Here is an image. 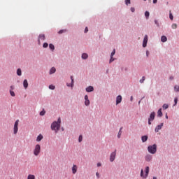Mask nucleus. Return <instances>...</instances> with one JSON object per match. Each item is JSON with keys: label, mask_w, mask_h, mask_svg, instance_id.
<instances>
[{"label": "nucleus", "mask_w": 179, "mask_h": 179, "mask_svg": "<svg viewBox=\"0 0 179 179\" xmlns=\"http://www.w3.org/2000/svg\"><path fill=\"white\" fill-rule=\"evenodd\" d=\"M138 106L141 104V100L138 103Z\"/></svg>", "instance_id": "obj_57"}, {"label": "nucleus", "mask_w": 179, "mask_h": 179, "mask_svg": "<svg viewBox=\"0 0 179 179\" xmlns=\"http://www.w3.org/2000/svg\"><path fill=\"white\" fill-rule=\"evenodd\" d=\"M66 29H61L58 31V34H62L63 33H66Z\"/></svg>", "instance_id": "obj_30"}, {"label": "nucleus", "mask_w": 179, "mask_h": 179, "mask_svg": "<svg viewBox=\"0 0 179 179\" xmlns=\"http://www.w3.org/2000/svg\"><path fill=\"white\" fill-rule=\"evenodd\" d=\"M122 127H120L119 132L117 134V138L120 139V138H121V134H122Z\"/></svg>", "instance_id": "obj_25"}, {"label": "nucleus", "mask_w": 179, "mask_h": 179, "mask_svg": "<svg viewBox=\"0 0 179 179\" xmlns=\"http://www.w3.org/2000/svg\"><path fill=\"white\" fill-rule=\"evenodd\" d=\"M83 139V136L82 135H80L79 137H78V142H82Z\"/></svg>", "instance_id": "obj_43"}, {"label": "nucleus", "mask_w": 179, "mask_h": 179, "mask_svg": "<svg viewBox=\"0 0 179 179\" xmlns=\"http://www.w3.org/2000/svg\"><path fill=\"white\" fill-rule=\"evenodd\" d=\"M130 101H134V96H131L130 97Z\"/></svg>", "instance_id": "obj_52"}, {"label": "nucleus", "mask_w": 179, "mask_h": 179, "mask_svg": "<svg viewBox=\"0 0 179 179\" xmlns=\"http://www.w3.org/2000/svg\"><path fill=\"white\" fill-rule=\"evenodd\" d=\"M171 27H172V29H177V24H176V23L172 24Z\"/></svg>", "instance_id": "obj_44"}, {"label": "nucleus", "mask_w": 179, "mask_h": 179, "mask_svg": "<svg viewBox=\"0 0 179 179\" xmlns=\"http://www.w3.org/2000/svg\"><path fill=\"white\" fill-rule=\"evenodd\" d=\"M153 159V156H152L150 154H147L145 157V162H148V163L152 162Z\"/></svg>", "instance_id": "obj_9"}, {"label": "nucleus", "mask_w": 179, "mask_h": 179, "mask_svg": "<svg viewBox=\"0 0 179 179\" xmlns=\"http://www.w3.org/2000/svg\"><path fill=\"white\" fill-rule=\"evenodd\" d=\"M96 176L97 178H100V173H99V172L96 173Z\"/></svg>", "instance_id": "obj_50"}, {"label": "nucleus", "mask_w": 179, "mask_h": 179, "mask_svg": "<svg viewBox=\"0 0 179 179\" xmlns=\"http://www.w3.org/2000/svg\"><path fill=\"white\" fill-rule=\"evenodd\" d=\"M85 99V106H86V107H88V106H90V100H89V96L85 95L84 96Z\"/></svg>", "instance_id": "obj_10"}, {"label": "nucleus", "mask_w": 179, "mask_h": 179, "mask_svg": "<svg viewBox=\"0 0 179 179\" xmlns=\"http://www.w3.org/2000/svg\"><path fill=\"white\" fill-rule=\"evenodd\" d=\"M146 78L145 76H143L142 78L139 80L140 83H143L145 82V80Z\"/></svg>", "instance_id": "obj_36"}, {"label": "nucleus", "mask_w": 179, "mask_h": 179, "mask_svg": "<svg viewBox=\"0 0 179 179\" xmlns=\"http://www.w3.org/2000/svg\"><path fill=\"white\" fill-rule=\"evenodd\" d=\"M157 117L162 118L163 117V112H162V108H159L157 111Z\"/></svg>", "instance_id": "obj_19"}, {"label": "nucleus", "mask_w": 179, "mask_h": 179, "mask_svg": "<svg viewBox=\"0 0 179 179\" xmlns=\"http://www.w3.org/2000/svg\"><path fill=\"white\" fill-rule=\"evenodd\" d=\"M97 167H101V163L100 162L97 163Z\"/></svg>", "instance_id": "obj_51"}, {"label": "nucleus", "mask_w": 179, "mask_h": 179, "mask_svg": "<svg viewBox=\"0 0 179 179\" xmlns=\"http://www.w3.org/2000/svg\"><path fill=\"white\" fill-rule=\"evenodd\" d=\"M43 136L42 134H39L36 138V142H41V140L43 139Z\"/></svg>", "instance_id": "obj_24"}, {"label": "nucleus", "mask_w": 179, "mask_h": 179, "mask_svg": "<svg viewBox=\"0 0 179 179\" xmlns=\"http://www.w3.org/2000/svg\"><path fill=\"white\" fill-rule=\"evenodd\" d=\"M87 93H92V92L94 91V87L93 86H89L85 89Z\"/></svg>", "instance_id": "obj_16"}, {"label": "nucleus", "mask_w": 179, "mask_h": 179, "mask_svg": "<svg viewBox=\"0 0 179 179\" xmlns=\"http://www.w3.org/2000/svg\"><path fill=\"white\" fill-rule=\"evenodd\" d=\"M165 118H166V120H169V115H167V113H166V115H165Z\"/></svg>", "instance_id": "obj_54"}, {"label": "nucleus", "mask_w": 179, "mask_h": 179, "mask_svg": "<svg viewBox=\"0 0 179 179\" xmlns=\"http://www.w3.org/2000/svg\"><path fill=\"white\" fill-rule=\"evenodd\" d=\"M143 99H145V97H143V98L141 99V100H143Z\"/></svg>", "instance_id": "obj_60"}, {"label": "nucleus", "mask_w": 179, "mask_h": 179, "mask_svg": "<svg viewBox=\"0 0 179 179\" xmlns=\"http://www.w3.org/2000/svg\"><path fill=\"white\" fill-rule=\"evenodd\" d=\"M17 127H19V120H17L14 124V128H13L14 135H16V134H17V131H19V128Z\"/></svg>", "instance_id": "obj_6"}, {"label": "nucleus", "mask_w": 179, "mask_h": 179, "mask_svg": "<svg viewBox=\"0 0 179 179\" xmlns=\"http://www.w3.org/2000/svg\"><path fill=\"white\" fill-rule=\"evenodd\" d=\"M148 35H145L143 41V48H145V47L148 46Z\"/></svg>", "instance_id": "obj_8"}, {"label": "nucleus", "mask_w": 179, "mask_h": 179, "mask_svg": "<svg viewBox=\"0 0 179 179\" xmlns=\"http://www.w3.org/2000/svg\"><path fill=\"white\" fill-rule=\"evenodd\" d=\"M10 90H12V91L15 90V85H11L10 87Z\"/></svg>", "instance_id": "obj_46"}, {"label": "nucleus", "mask_w": 179, "mask_h": 179, "mask_svg": "<svg viewBox=\"0 0 179 179\" xmlns=\"http://www.w3.org/2000/svg\"><path fill=\"white\" fill-rule=\"evenodd\" d=\"M115 55V49H113L110 53V57H114Z\"/></svg>", "instance_id": "obj_42"}, {"label": "nucleus", "mask_w": 179, "mask_h": 179, "mask_svg": "<svg viewBox=\"0 0 179 179\" xmlns=\"http://www.w3.org/2000/svg\"><path fill=\"white\" fill-rule=\"evenodd\" d=\"M121 101H122V96L118 95L116 97V106H118V104H120Z\"/></svg>", "instance_id": "obj_12"}, {"label": "nucleus", "mask_w": 179, "mask_h": 179, "mask_svg": "<svg viewBox=\"0 0 179 179\" xmlns=\"http://www.w3.org/2000/svg\"><path fill=\"white\" fill-rule=\"evenodd\" d=\"M148 139H149V136H148V135H144L141 136V141L143 143H145V142H147Z\"/></svg>", "instance_id": "obj_17"}, {"label": "nucleus", "mask_w": 179, "mask_h": 179, "mask_svg": "<svg viewBox=\"0 0 179 179\" xmlns=\"http://www.w3.org/2000/svg\"><path fill=\"white\" fill-rule=\"evenodd\" d=\"M49 48L52 52H54V50H55V46L52 43L49 44Z\"/></svg>", "instance_id": "obj_22"}, {"label": "nucleus", "mask_w": 179, "mask_h": 179, "mask_svg": "<svg viewBox=\"0 0 179 179\" xmlns=\"http://www.w3.org/2000/svg\"><path fill=\"white\" fill-rule=\"evenodd\" d=\"M115 59V58H114V57L110 56V59L109 60V64H111L112 62H114Z\"/></svg>", "instance_id": "obj_38"}, {"label": "nucleus", "mask_w": 179, "mask_h": 179, "mask_svg": "<svg viewBox=\"0 0 179 179\" xmlns=\"http://www.w3.org/2000/svg\"><path fill=\"white\" fill-rule=\"evenodd\" d=\"M27 179H36V176L34 175L29 174Z\"/></svg>", "instance_id": "obj_31"}, {"label": "nucleus", "mask_w": 179, "mask_h": 179, "mask_svg": "<svg viewBox=\"0 0 179 179\" xmlns=\"http://www.w3.org/2000/svg\"><path fill=\"white\" fill-rule=\"evenodd\" d=\"M106 73H108V70L106 71Z\"/></svg>", "instance_id": "obj_59"}, {"label": "nucleus", "mask_w": 179, "mask_h": 179, "mask_svg": "<svg viewBox=\"0 0 179 179\" xmlns=\"http://www.w3.org/2000/svg\"><path fill=\"white\" fill-rule=\"evenodd\" d=\"M174 92H176V93H178V92H179V85H176L174 86Z\"/></svg>", "instance_id": "obj_28"}, {"label": "nucleus", "mask_w": 179, "mask_h": 179, "mask_svg": "<svg viewBox=\"0 0 179 179\" xmlns=\"http://www.w3.org/2000/svg\"><path fill=\"white\" fill-rule=\"evenodd\" d=\"M148 152L151 155H155L157 152V145L153 144L148 147Z\"/></svg>", "instance_id": "obj_2"}, {"label": "nucleus", "mask_w": 179, "mask_h": 179, "mask_svg": "<svg viewBox=\"0 0 179 179\" xmlns=\"http://www.w3.org/2000/svg\"><path fill=\"white\" fill-rule=\"evenodd\" d=\"M178 103V97H175L174 98V104H173V107L177 106V103Z\"/></svg>", "instance_id": "obj_29"}, {"label": "nucleus", "mask_w": 179, "mask_h": 179, "mask_svg": "<svg viewBox=\"0 0 179 179\" xmlns=\"http://www.w3.org/2000/svg\"><path fill=\"white\" fill-rule=\"evenodd\" d=\"M115 156H117V150H115L113 152L110 153L109 160L111 163H113V162L115 160Z\"/></svg>", "instance_id": "obj_7"}, {"label": "nucleus", "mask_w": 179, "mask_h": 179, "mask_svg": "<svg viewBox=\"0 0 179 179\" xmlns=\"http://www.w3.org/2000/svg\"><path fill=\"white\" fill-rule=\"evenodd\" d=\"M145 19H149V17L150 16V13H149V11H145Z\"/></svg>", "instance_id": "obj_26"}, {"label": "nucleus", "mask_w": 179, "mask_h": 179, "mask_svg": "<svg viewBox=\"0 0 179 179\" xmlns=\"http://www.w3.org/2000/svg\"><path fill=\"white\" fill-rule=\"evenodd\" d=\"M39 114L41 117H43V115H45V110L43 109V110L41 111Z\"/></svg>", "instance_id": "obj_34"}, {"label": "nucleus", "mask_w": 179, "mask_h": 179, "mask_svg": "<svg viewBox=\"0 0 179 179\" xmlns=\"http://www.w3.org/2000/svg\"><path fill=\"white\" fill-rule=\"evenodd\" d=\"M153 179H157V178H156L155 176L153 177Z\"/></svg>", "instance_id": "obj_58"}, {"label": "nucleus", "mask_w": 179, "mask_h": 179, "mask_svg": "<svg viewBox=\"0 0 179 179\" xmlns=\"http://www.w3.org/2000/svg\"><path fill=\"white\" fill-rule=\"evenodd\" d=\"M152 121L153 120H150V119H148V125H152Z\"/></svg>", "instance_id": "obj_48"}, {"label": "nucleus", "mask_w": 179, "mask_h": 179, "mask_svg": "<svg viewBox=\"0 0 179 179\" xmlns=\"http://www.w3.org/2000/svg\"><path fill=\"white\" fill-rule=\"evenodd\" d=\"M70 79H71V83H67L66 84V86L68 87H73V86H74V83H75V81H74V80H73V76H71L70 77Z\"/></svg>", "instance_id": "obj_11"}, {"label": "nucleus", "mask_w": 179, "mask_h": 179, "mask_svg": "<svg viewBox=\"0 0 179 179\" xmlns=\"http://www.w3.org/2000/svg\"><path fill=\"white\" fill-rule=\"evenodd\" d=\"M163 125H164V123H161L160 124L157 125L155 129V131L159 132V131L163 128Z\"/></svg>", "instance_id": "obj_13"}, {"label": "nucleus", "mask_w": 179, "mask_h": 179, "mask_svg": "<svg viewBox=\"0 0 179 179\" xmlns=\"http://www.w3.org/2000/svg\"><path fill=\"white\" fill-rule=\"evenodd\" d=\"M55 72H57V69H55V67H52L49 71V75H53Z\"/></svg>", "instance_id": "obj_18"}, {"label": "nucleus", "mask_w": 179, "mask_h": 179, "mask_svg": "<svg viewBox=\"0 0 179 179\" xmlns=\"http://www.w3.org/2000/svg\"><path fill=\"white\" fill-rule=\"evenodd\" d=\"M149 55H150L149 50H146V57H147V58H149Z\"/></svg>", "instance_id": "obj_49"}, {"label": "nucleus", "mask_w": 179, "mask_h": 179, "mask_svg": "<svg viewBox=\"0 0 179 179\" xmlns=\"http://www.w3.org/2000/svg\"><path fill=\"white\" fill-rule=\"evenodd\" d=\"M49 89L50 90H55V87L52 85H49Z\"/></svg>", "instance_id": "obj_41"}, {"label": "nucleus", "mask_w": 179, "mask_h": 179, "mask_svg": "<svg viewBox=\"0 0 179 179\" xmlns=\"http://www.w3.org/2000/svg\"><path fill=\"white\" fill-rule=\"evenodd\" d=\"M45 41V34H41L38 36V45H41V41Z\"/></svg>", "instance_id": "obj_5"}, {"label": "nucleus", "mask_w": 179, "mask_h": 179, "mask_svg": "<svg viewBox=\"0 0 179 179\" xmlns=\"http://www.w3.org/2000/svg\"><path fill=\"white\" fill-rule=\"evenodd\" d=\"M156 117V113L155 112H152L150 114V117L148 118V120H151V121H155V117Z\"/></svg>", "instance_id": "obj_14"}, {"label": "nucleus", "mask_w": 179, "mask_h": 179, "mask_svg": "<svg viewBox=\"0 0 179 179\" xmlns=\"http://www.w3.org/2000/svg\"><path fill=\"white\" fill-rule=\"evenodd\" d=\"M169 19L171 20H173V19H174V16H173V13H171V12L169 13Z\"/></svg>", "instance_id": "obj_40"}, {"label": "nucleus", "mask_w": 179, "mask_h": 179, "mask_svg": "<svg viewBox=\"0 0 179 179\" xmlns=\"http://www.w3.org/2000/svg\"><path fill=\"white\" fill-rule=\"evenodd\" d=\"M124 3L128 6V5H130L131 3V0H124Z\"/></svg>", "instance_id": "obj_35"}, {"label": "nucleus", "mask_w": 179, "mask_h": 179, "mask_svg": "<svg viewBox=\"0 0 179 179\" xmlns=\"http://www.w3.org/2000/svg\"><path fill=\"white\" fill-rule=\"evenodd\" d=\"M161 41L162 43H166V41H167V36L163 35L161 36Z\"/></svg>", "instance_id": "obj_23"}, {"label": "nucleus", "mask_w": 179, "mask_h": 179, "mask_svg": "<svg viewBox=\"0 0 179 179\" xmlns=\"http://www.w3.org/2000/svg\"><path fill=\"white\" fill-rule=\"evenodd\" d=\"M62 131H65V129H64V127H62Z\"/></svg>", "instance_id": "obj_56"}, {"label": "nucleus", "mask_w": 179, "mask_h": 179, "mask_svg": "<svg viewBox=\"0 0 179 179\" xmlns=\"http://www.w3.org/2000/svg\"><path fill=\"white\" fill-rule=\"evenodd\" d=\"M17 76H22V69H17Z\"/></svg>", "instance_id": "obj_27"}, {"label": "nucleus", "mask_w": 179, "mask_h": 179, "mask_svg": "<svg viewBox=\"0 0 179 179\" xmlns=\"http://www.w3.org/2000/svg\"><path fill=\"white\" fill-rule=\"evenodd\" d=\"M82 59H87L89 58V55L87 53H83L81 55Z\"/></svg>", "instance_id": "obj_20"}, {"label": "nucleus", "mask_w": 179, "mask_h": 179, "mask_svg": "<svg viewBox=\"0 0 179 179\" xmlns=\"http://www.w3.org/2000/svg\"><path fill=\"white\" fill-rule=\"evenodd\" d=\"M162 108H164V110H167V108H169V104L164 103L162 106Z\"/></svg>", "instance_id": "obj_37"}, {"label": "nucleus", "mask_w": 179, "mask_h": 179, "mask_svg": "<svg viewBox=\"0 0 179 179\" xmlns=\"http://www.w3.org/2000/svg\"><path fill=\"white\" fill-rule=\"evenodd\" d=\"M169 79H170L171 80H173V79H174V77L171 76V77L169 78Z\"/></svg>", "instance_id": "obj_55"}, {"label": "nucleus", "mask_w": 179, "mask_h": 179, "mask_svg": "<svg viewBox=\"0 0 179 179\" xmlns=\"http://www.w3.org/2000/svg\"><path fill=\"white\" fill-rule=\"evenodd\" d=\"M40 152H41V146L40 145V144H36L34 150V156H37L38 155H40Z\"/></svg>", "instance_id": "obj_4"}, {"label": "nucleus", "mask_w": 179, "mask_h": 179, "mask_svg": "<svg viewBox=\"0 0 179 179\" xmlns=\"http://www.w3.org/2000/svg\"><path fill=\"white\" fill-rule=\"evenodd\" d=\"M9 93H10V96H11L12 97H15V96H16V94H15V92H13V91H12V90H10V91H9Z\"/></svg>", "instance_id": "obj_32"}, {"label": "nucleus", "mask_w": 179, "mask_h": 179, "mask_svg": "<svg viewBox=\"0 0 179 179\" xmlns=\"http://www.w3.org/2000/svg\"><path fill=\"white\" fill-rule=\"evenodd\" d=\"M87 31H89V28H87V27H86L85 28L84 33H87Z\"/></svg>", "instance_id": "obj_47"}, {"label": "nucleus", "mask_w": 179, "mask_h": 179, "mask_svg": "<svg viewBox=\"0 0 179 179\" xmlns=\"http://www.w3.org/2000/svg\"><path fill=\"white\" fill-rule=\"evenodd\" d=\"M145 175H143V169L141 170L140 176L142 178L146 179L148 178V176H149V166H146L145 169Z\"/></svg>", "instance_id": "obj_3"}, {"label": "nucleus", "mask_w": 179, "mask_h": 179, "mask_svg": "<svg viewBox=\"0 0 179 179\" xmlns=\"http://www.w3.org/2000/svg\"><path fill=\"white\" fill-rule=\"evenodd\" d=\"M52 131H55L56 134L58 133L61 129V117L57 119V121H54L50 126Z\"/></svg>", "instance_id": "obj_1"}, {"label": "nucleus", "mask_w": 179, "mask_h": 179, "mask_svg": "<svg viewBox=\"0 0 179 179\" xmlns=\"http://www.w3.org/2000/svg\"><path fill=\"white\" fill-rule=\"evenodd\" d=\"M71 171H72L73 174H76V173L78 172V166L73 164L71 168Z\"/></svg>", "instance_id": "obj_15"}, {"label": "nucleus", "mask_w": 179, "mask_h": 179, "mask_svg": "<svg viewBox=\"0 0 179 179\" xmlns=\"http://www.w3.org/2000/svg\"><path fill=\"white\" fill-rule=\"evenodd\" d=\"M43 48H48V43H47V42L43 43Z\"/></svg>", "instance_id": "obj_39"}, {"label": "nucleus", "mask_w": 179, "mask_h": 179, "mask_svg": "<svg viewBox=\"0 0 179 179\" xmlns=\"http://www.w3.org/2000/svg\"><path fill=\"white\" fill-rule=\"evenodd\" d=\"M143 1H146V0H143Z\"/></svg>", "instance_id": "obj_61"}, {"label": "nucleus", "mask_w": 179, "mask_h": 179, "mask_svg": "<svg viewBox=\"0 0 179 179\" xmlns=\"http://www.w3.org/2000/svg\"><path fill=\"white\" fill-rule=\"evenodd\" d=\"M130 10L131 12H132V13H135V8L134 7L130 8Z\"/></svg>", "instance_id": "obj_45"}, {"label": "nucleus", "mask_w": 179, "mask_h": 179, "mask_svg": "<svg viewBox=\"0 0 179 179\" xmlns=\"http://www.w3.org/2000/svg\"><path fill=\"white\" fill-rule=\"evenodd\" d=\"M155 24H156L157 27H160V24L157 20H155Z\"/></svg>", "instance_id": "obj_33"}, {"label": "nucleus", "mask_w": 179, "mask_h": 179, "mask_svg": "<svg viewBox=\"0 0 179 179\" xmlns=\"http://www.w3.org/2000/svg\"><path fill=\"white\" fill-rule=\"evenodd\" d=\"M23 86L24 89H27V87H29V83L27 82V80H24Z\"/></svg>", "instance_id": "obj_21"}, {"label": "nucleus", "mask_w": 179, "mask_h": 179, "mask_svg": "<svg viewBox=\"0 0 179 179\" xmlns=\"http://www.w3.org/2000/svg\"><path fill=\"white\" fill-rule=\"evenodd\" d=\"M153 3H157V0H152Z\"/></svg>", "instance_id": "obj_53"}]
</instances>
